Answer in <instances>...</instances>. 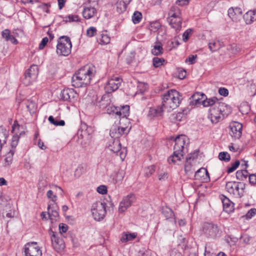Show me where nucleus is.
I'll list each match as a JSON object with an SVG mask.
<instances>
[{
	"label": "nucleus",
	"instance_id": "1",
	"mask_svg": "<svg viewBox=\"0 0 256 256\" xmlns=\"http://www.w3.org/2000/svg\"><path fill=\"white\" fill-rule=\"evenodd\" d=\"M96 68L92 65H86L81 68L72 76V86L75 88H82L88 86L96 74Z\"/></svg>",
	"mask_w": 256,
	"mask_h": 256
},
{
	"label": "nucleus",
	"instance_id": "2",
	"mask_svg": "<svg viewBox=\"0 0 256 256\" xmlns=\"http://www.w3.org/2000/svg\"><path fill=\"white\" fill-rule=\"evenodd\" d=\"M162 106L168 112L176 108L180 104V98L179 92L175 90H170L166 92L162 96Z\"/></svg>",
	"mask_w": 256,
	"mask_h": 256
},
{
	"label": "nucleus",
	"instance_id": "3",
	"mask_svg": "<svg viewBox=\"0 0 256 256\" xmlns=\"http://www.w3.org/2000/svg\"><path fill=\"white\" fill-rule=\"evenodd\" d=\"M186 140V136L182 134L179 135L175 138L173 155L168 158V162L170 164H176L183 158V151Z\"/></svg>",
	"mask_w": 256,
	"mask_h": 256
},
{
	"label": "nucleus",
	"instance_id": "4",
	"mask_svg": "<svg viewBox=\"0 0 256 256\" xmlns=\"http://www.w3.org/2000/svg\"><path fill=\"white\" fill-rule=\"evenodd\" d=\"M230 112V108L224 103H216V106H214L209 110L208 118L213 124H216L223 119L225 116H228Z\"/></svg>",
	"mask_w": 256,
	"mask_h": 256
},
{
	"label": "nucleus",
	"instance_id": "5",
	"mask_svg": "<svg viewBox=\"0 0 256 256\" xmlns=\"http://www.w3.org/2000/svg\"><path fill=\"white\" fill-rule=\"evenodd\" d=\"M126 122H122L120 126H113L110 130V134L112 138L118 139L123 134H127L130 130V122L128 118H124L122 120Z\"/></svg>",
	"mask_w": 256,
	"mask_h": 256
},
{
	"label": "nucleus",
	"instance_id": "6",
	"mask_svg": "<svg viewBox=\"0 0 256 256\" xmlns=\"http://www.w3.org/2000/svg\"><path fill=\"white\" fill-rule=\"evenodd\" d=\"M72 42L69 37L62 36L59 38L56 46V53L59 56H68L71 52Z\"/></svg>",
	"mask_w": 256,
	"mask_h": 256
},
{
	"label": "nucleus",
	"instance_id": "7",
	"mask_svg": "<svg viewBox=\"0 0 256 256\" xmlns=\"http://www.w3.org/2000/svg\"><path fill=\"white\" fill-rule=\"evenodd\" d=\"M245 188V184L242 182H228L226 185V191L234 197L238 198L243 196Z\"/></svg>",
	"mask_w": 256,
	"mask_h": 256
},
{
	"label": "nucleus",
	"instance_id": "8",
	"mask_svg": "<svg viewBox=\"0 0 256 256\" xmlns=\"http://www.w3.org/2000/svg\"><path fill=\"white\" fill-rule=\"evenodd\" d=\"M202 232L205 236L212 239H216L220 237L222 232L219 226L212 222L204 224Z\"/></svg>",
	"mask_w": 256,
	"mask_h": 256
},
{
	"label": "nucleus",
	"instance_id": "9",
	"mask_svg": "<svg viewBox=\"0 0 256 256\" xmlns=\"http://www.w3.org/2000/svg\"><path fill=\"white\" fill-rule=\"evenodd\" d=\"M106 204L104 202L98 201L92 205L91 212L94 219L100 221L106 216Z\"/></svg>",
	"mask_w": 256,
	"mask_h": 256
},
{
	"label": "nucleus",
	"instance_id": "10",
	"mask_svg": "<svg viewBox=\"0 0 256 256\" xmlns=\"http://www.w3.org/2000/svg\"><path fill=\"white\" fill-rule=\"evenodd\" d=\"M24 256H42V252L36 242L26 243L24 248Z\"/></svg>",
	"mask_w": 256,
	"mask_h": 256
},
{
	"label": "nucleus",
	"instance_id": "11",
	"mask_svg": "<svg viewBox=\"0 0 256 256\" xmlns=\"http://www.w3.org/2000/svg\"><path fill=\"white\" fill-rule=\"evenodd\" d=\"M108 112L110 114H114L120 118L122 117L120 120V124H122V122H124L122 120L124 118H127V116H129L130 106L126 105L123 106L121 108L112 106L108 109Z\"/></svg>",
	"mask_w": 256,
	"mask_h": 256
},
{
	"label": "nucleus",
	"instance_id": "12",
	"mask_svg": "<svg viewBox=\"0 0 256 256\" xmlns=\"http://www.w3.org/2000/svg\"><path fill=\"white\" fill-rule=\"evenodd\" d=\"M198 155V151L196 150L187 156L184 165V171L186 174L190 175L194 172V160L197 158Z\"/></svg>",
	"mask_w": 256,
	"mask_h": 256
},
{
	"label": "nucleus",
	"instance_id": "13",
	"mask_svg": "<svg viewBox=\"0 0 256 256\" xmlns=\"http://www.w3.org/2000/svg\"><path fill=\"white\" fill-rule=\"evenodd\" d=\"M38 74V68L36 65L33 64L28 69L24 74V82L26 85L30 84L31 82L34 80Z\"/></svg>",
	"mask_w": 256,
	"mask_h": 256
},
{
	"label": "nucleus",
	"instance_id": "14",
	"mask_svg": "<svg viewBox=\"0 0 256 256\" xmlns=\"http://www.w3.org/2000/svg\"><path fill=\"white\" fill-rule=\"evenodd\" d=\"M122 78L119 76H114L107 82L104 86V90L106 93H111L117 90L122 82Z\"/></svg>",
	"mask_w": 256,
	"mask_h": 256
},
{
	"label": "nucleus",
	"instance_id": "15",
	"mask_svg": "<svg viewBox=\"0 0 256 256\" xmlns=\"http://www.w3.org/2000/svg\"><path fill=\"white\" fill-rule=\"evenodd\" d=\"M136 198L134 194H130L124 196L120 203L118 212H124L136 202Z\"/></svg>",
	"mask_w": 256,
	"mask_h": 256
},
{
	"label": "nucleus",
	"instance_id": "16",
	"mask_svg": "<svg viewBox=\"0 0 256 256\" xmlns=\"http://www.w3.org/2000/svg\"><path fill=\"white\" fill-rule=\"evenodd\" d=\"M50 238L54 248L58 252L63 250L65 248L64 240L58 236L54 232L50 230Z\"/></svg>",
	"mask_w": 256,
	"mask_h": 256
},
{
	"label": "nucleus",
	"instance_id": "17",
	"mask_svg": "<svg viewBox=\"0 0 256 256\" xmlns=\"http://www.w3.org/2000/svg\"><path fill=\"white\" fill-rule=\"evenodd\" d=\"M230 134L234 138L238 139L242 134V124L238 122H232L230 126Z\"/></svg>",
	"mask_w": 256,
	"mask_h": 256
},
{
	"label": "nucleus",
	"instance_id": "18",
	"mask_svg": "<svg viewBox=\"0 0 256 256\" xmlns=\"http://www.w3.org/2000/svg\"><path fill=\"white\" fill-rule=\"evenodd\" d=\"M58 208L56 203L50 204L48 206V213L50 218L52 220H56L58 218Z\"/></svg>",
	"mask_w": 256,
	"mask_h": 256
},
{
	"label": "nucleus",
	"instance_id": "19",
	"mask_svg": "<svg viewBox=\"0 0 256 256\" xmlns=\"http://www.w3.org/2000/svg\"><path fill=\"white\" fill-rule=\"evenodd\" d=\"M182 17H177L176 18H168V22L172 28L175 30L176 32H179L182 28Z\"/></svg>",
	"mask_w": 256,
	"mask_h": 256
},
{
	"label": "nucleus",
	"instance_id": "20",
	"mask_svg": "<svg viewBox=\"0 0 256 256\" xmlns=\"http://www.w3.org/2000/svg\"><path fill=\"white\" fill-rule=\"evenodd\" d=\"M221 199L224 210L228 213L232 212L234 210V204L224 196H222Z\"/></svg>",
	"mask_w": 256,
	"mask_h": 256
},
{
	"label": "nucleus",
	"instance_id": "21",
	"mask_svg": "<svg viewBox=\"0 0 256 256\" xmlns=\"http://www.w3.org/2000/svg\"><path fill=\"white\" fill-rule=\"evenodd\" d=\"M108 147L111 151L116 153L121 149V144L118 139L112 138L109 141Z\"/></svg>",
	"mask_w": 256,
	"mask_h": 256
},
{
	"label": "nucleus",
	"instance_id": "22",
	"mask_svg": "<svg viewBox=\"0 0 256 256\" xmlns=\"http://www.w3.org/2000/svg\"><path fill=\"white\" fill-rule=\"evenodd\" d=\"M97 13L96 8L91 6L85 7L82 11V16L86 19H90L94 16Z\"/></svg>",
	"mask_w": 256,
	"mask_h": 256
},
{
	"label": "nucleus",
	"instance_id": "23",
	"mask_svg": "<svg viewBox=\"0 0 256 256\" xmlns=\"http://www.w3.org/2000/svg\"><path fill=\"white\" fill-rule=\"evenodd\" d=\"M244 18L246 24H251L256 20V9L250 10L246 12L244 16Z\"/></svg>",
	"mask_w": 256,
	"mask_h": 256
},
{
	"label": "nucleus",
	"instance_id": "24",
	"mask_svg": "<svg viewBox=\"0 0 256 256\" xmlns=\"http://www.w3.org/2000/svg\"><path fill=\"white\" fill-rule=\"evenodd\" d=\"M76 93L72 90L66 89L62 92V98L64 100L72 101Z\"/></svg>",
	"mask_w": 256,
	"mask_h": 256
},
{
	"label": "nucleus",
	"instance_id": "25",
	"mask_svg": "<svg viewBox=\"0 0 256 256\" xmlns=\"http://www.w3.org/2000/svg\"><path fill=\"white\" fill-rule=\"evenodd\" d=\"M223 42L216 40H211L208 43V48L212 52H216L224 46Z\"/></svg>",
	"mask_w": 256,
	"mask_h": 256
},
{
	"label": "nucleus",
	"instance_id": "26",
	"mask_svg": "<svg viewBox=\"0 0 256 256\" xmlns=\"http://www.w3.org/2000/svg\"><path fill=\"white\" fill-rule=\"evenodd\" d=\"M164 110H166L162 104V106H159L156 108H150L149 110V115L154 117L162 116Z\"/></svg>",
	"mask_w": 256,
	"mask_h": 256
},
{
	"label": "nucleus",
	"instance_id": "27",
	"mask_svg": "<svg viewBox=\"0 0 256 256\" xmlns=\"http://www.w3.org/2000/svg\"><path fill=\"white\" fill-rule=\"evenodd\" d=\"M209 177V174L207 170L204 168H201L195 172L194 178L196 180H204L205 177Z\"/></svg>",
	"mask_w": 256,
	"mask_h": 256
},
{
	"label": "nucleus",
	"instance_id": "28",
	"mask_svg": "<svg viewBox=\"0 0 256 256\" xmlns=\"http://www.w3.org/2000/svg\"><path fill=\"white\" fill-rule=\"evenodd\" d=\"M242 12V10L240 8H230L228 10V15L232 18L234 19L241 16Z\"/></svg>",
	"mask_w": 256,
	"mask_h": 256
},
{
	"label": "nucleus",
	"instance_id": "29",
	"mask_svg": "<svg viewBox=\"0 0 256 256\" xmlns=\"http://www.w3.org/2000/svg\"><path fill=\"white\" fill-rule=\"evenodd\" d=\"M162 213L166 220H173L174 223H176L175 216L171 208L168 206L163 207L162 208Z\"/></svg>",
	"mask_w": 256,
	"mask_h": 256
},
{
	"label": "nucleus",
	"instance_id": "30",
	"mask_svg": "<svg viewBox=\"0 0 256 256\" xmlns=\"http://www.w3.org/2000/svg\"><path fill=\"white\" fill-rule=\"evenodd\" d=\"M152 54L154 56H160L163 54L162 45L160 42L154 43L151 50Z\"/></svg>",
	"mask_w": 256,
	"mask_h": 256
},
{
	"label": "nucleus",
	"instance_id": "31",
	"mask_svg": "<svg viewBox=\"0 0 256 256\" xmlns=\"http://www.w3.org/2000/svg\"><path fill=\"white\" fill-rule=\"evenodd\" d=\"M202 104L204 106H216V103H222V102L218 100V99L215 97L207 98L202 100Z\"/></svg>",
	"mask_w": 256,
	"mask_h": 256
},
{
	"label": "nucleus",
	"instance_id": "32",
	"mask_svg": "<svg viewBox=\"0 0 256 256\" xmlns=\"http://www.w3.org/2000/svg\"><path fill=\"white\" fill-rule=\"evenodd\" d=\"M206 96L200 92H196L192 96V102L193 104L197 105L202 104V100H204Z\"/></svg>",
	"mask_w": 256,
	"mask_h": 256
},
{
	"label": "nucleus",
	"instance_id": "33",
	"mask_svg": "<svg viewBox=\"0 0 256 256\" xmlns=\"http://www.w3.org/2000/svg\"><path fill=\"white\" fill-rule=\"evenodd\" d=\"M110 38L106 31L102 32L100 36L98 38V42L101 44H106L110 42Z\"/></svg>",
	"mask_w": 256,
	"mask_h": 256
},
{
	"label": "nucleus",
	"instance_id": "34",
	"mask_svg": "<svg viewBox=\"0 0 256 256\" xmlns=\"http://www.w3.org/2000/svg\"><path fill=\"white\" fill-rule=\"evenodd\" d=\"M128 4L122 0H118L116 4V10L120 14L126 10Z\"/></svg>",
	"mask_w": 256,
	"mask_h": 256
},
{
	"label": "nucleus",
	"instance_id": "35",
	"mask_svg": "<svg viewBox=\"0 0 256 256\" xmlns=\"http://www.w3.org/2000/svg\"><path fill=\"white\" fill-rule=\"evenodd\" d=\"M170 17L168 18H176L181 16V12L180 10L177 6H172L168 13Z\"/></svg>",
	"mask_w": 256,
	"mask_h": 256
},
{
	"label": "nucleus",
	"instance_id": "36",
	"mask_svg": "<svg viewBox=\"0 0 256 256\" xmlns=\"http://www.w3.org/2000/svg\"><path fill=\"white\" fill-rule=\"evenodd\" d=\"M15 152L14 150H10V152L6 154L4 159L6 166H9L12 161L13 156Z\"/></svg>",
	"mask_w": 256,
	"mask_h": 256
},
{
	"label": "nucleus",
	"instance_id": "37",
	"mask_svg": "<svg viewBox=\"0 0 256 256\" xmlns=\"http://www.w3.org/2000/svg\"><path fill=\"white\" fill-rule=\"evenodd\" d=\"M24 134V132H22L20 134V136H18L17 134H16L12 136V142H11V146H12L11 150H14V148H16V146H17V145L18 144L20 136L22 134Z\"/></svg>",
	"mask_w": 256,
	"mask_h": 256
},
{
	"label": "nucleus",
	"instance_id": "38",
	"mask_svg": "<svg viewBox=\"0 0 256 256\" xmlns=\"http://www.w3.org/2000/svg\"><path fill=\"white\" fill-rule=\"evenodd\" d=\"M248 176V172L246 170H238L236 172V178L238 180H243Z\"/></svg>",
	"mask_w": 256,
	"mask_h": 256
},
{
	"label": "nucleus",
	"instance_id": "39",
	"mask_svg": "<svg viewBox=\"0 0 256 256\" xmlns=\"http://www.w3.org/2000/svg\"><path fill=\"white\" fill-rule=\"evenodd\" d=\"M142 18V14L141 12L136 11L132 16V20L134 24H138Z\"/></svg>",
	"mask_w": 256,
	"mask_h": 256
},
{
	"label": "nucleus",
	"instance_id": "40",
	"mask_svg": "<svg viewBox=\"0 0 256 256\" xmlns=\"http://www.w3.org/2000/svg\"><path fill=\"white\" fill-rule=\"evenodd\" d=\"M165 60L163 58H160L158 57H154L152 59L153 66L155 68H158L163 65Z\"/></svg>",
	"mask_w": 256,
	"mask_h": 256
},
{
	"label": "nucleus",
	"instance_id": "41",
	"mask_svg": "<svg viewBox=\"0 0 256 256\" xmlns=\"http://www.w3.org/2000/svg\"><path fill=\"white\" fill-rule=\"evenodd\" d=\"M48 121L50 124H53L56 126H64L65 124V122L64 120H55L54 118L50 116L48 117Z\"/></svg>",
	"mask_w": 256,
	"mask_h": 256
},
{
	"label": "nucleus",
	"instance_id": "42",
	"mask_svg": "<svg viewBox=\"0 0 256 256\" xmlns=\"http://www.w3.org/2000/svg\"><path fill=\"white\" fill-rule=\"evenodd\" d=\"M218 158L220 160L228 162L230 160V156L228 152H222L219 153Z\"/></svg>",
	"mask_w": 256,
	"mask_h": 256
},
{
	"label": "nucleus",
	"instance_id": "43",
	"mask_svg": "<svg viewBox=\"0 0 256 256\" xmlns=\"http://www.w3.org/2000/svg\"><path fill=\"white\" fill-rule=\"evenodd\" d=\"M136 236L135 233L126 234L122 238L121 241L122 242H126L129 240H132L134 239Z\"/></svg>",
	"mask_w": 256,
	"mask_h": 256
},
{
	"label": "nucleus",
	"instance_id": "44",
	"mask_svg": "<svg viewBox=\"0 0 256 256\" xmlns=\"http://www.w3.org/2000/svg\"><path fill=\"white\" fill-rule=\"evenodd\" d=\"M8 136L7 130L5 128L0 127V140L6 143Z\"/></svg>",
	"mask_w": 256,
	"mask_h": 256
},
{
	"label": "nucleus",
	"instance_id": "45",
	"mask_svg": "<svg viewBox=\"0 0 256 256\" xmlns=\"http://www.w3.org/2000/svg\"><path fill=\"white\" fill-rule=\"evenodd\" d=\"M160 23L156 21L150 22L149 26V30L152 32H156L160 28Z\"/></svg>",
	"mask_w": 256,
	"mask_h": 256
},
{
	"label": "nucleus",
	"instance_id": "46",
	"mask_svg": "<svg viewBox=\"0 0 256 256\" xmlns=\"http://www.w3.org/2000/svg\"><path fill=\"white\" fill-rule=\"evenodd\" d=\"M26 106L28 111L30 113H34L36 110V104L33 102H28Z\"/></svg>",
	"mask_w": 256,
	"mask_h": 256
},
{
	"label": "nucleus",
	"instance_id": "47",
	"mask_svg": "<svg viewBox=\"0 0 256 256\" xmlns=\"http://www.w3.org/2000/svg\"><path fill=\"white\" fill-rule=\"evenodd\" d=\"M84 172V167L82 166H78L74 172V176L79 178Z\"/></svg>",
	"mask_w": 256,
	"mask_h": 256
},
{
	"label": "nucleus",
	"instance_id": "48",
	"mask_svg": "<svg viewBox=\"0 0 256 256\" xmlns=\"http://www.w3.org/2000/svg\"><path fill=\"white\" fill-rule=\"evenodd\" d=\"M66 21L69 22L80 21L79 16L78 15L70 14L66 17Z\"/></svg>",
	"mask_w": 256,
	"mask_h": 256
},
{
	"label": "nucleus",
	"instance_id": "49",
	"mask_svg": "<svg viewBox=\"0 0 256 256\" xmlns=\"http://www.w3.org/2000/svg\"><path fill=\"white\" fill-rule=\"evenodd\" d=\"M96 29L95 27L91 26L86 30V35L89 37H92L96 34Z\"/></svg>",
	"mask_w": 256,
	"mask_h": 256
},
{
	"label": "nucleus",
	"instance_id": "50",
	"mask_svg": "<svg viewBox=\"0 0 256 256\" xmlns=\"http://www.w3.org/2000/svg\"><path fill=\"white\" fill-rule=\"evenodd\" d=\"M155 172V166L152 165L146 168V176H150Z\"/></svg>",
	"mask_w": 256,
	"mask_h": 256
},
{
	"label": "nucleus",
	"instance_id": "51",
	"mask_svg": "<svg viewBox=\"0 0 256 256\" xmlns=\"http://www.w3.org/2000/svg\"><path fill=\"white\" fill-rule=\"evenodd\" d=\"M240 162L239 160H236L234 164H232V166L228 168L227 172L228 173H230L234 171L240 165Z\"/></svg>",
	"mask_w": 256,
	"mask_h": 256
},
{
	"label": "nucleus",
	"instance_id": "52",
	"mask_svg": "<svg viewBox=\"0 0 256 256\" xmlns=\"http://www.w3.org/2000/svg\"><path fill=\"white\" fill-rule=\"evenodd\" d=\"M256 214V208H251L250 210L246 214V217L248 219H250Z\"/></svg>",
	"mask_w": 256,
	"mask_h": 256
},
{
	"label": "nucleus",
	"instance_id": "53",
	"mask_svg": "<svg viewBox=\"0 0 256 256\" xmlns=\"http://www.w3.org/2000/svg\"><path fill=\"white\" fill-rule=\"evenodd\" d=\"M196 58L197 56L196 54L190 56L186 60V62H188L190 64H194L196 62Z\"/></svg>",
	"mask_w": 256,
	"mask_h": 256
},
{
	"label": "nucleus",
	"instance_id": "54",
	"mask_svg": "<svg viewBox=\"0 0 256 256\" xmlns=\"http://www.w3.org/2000/svg\"><path fill=\"white\" fill-rule=\"evenodd\" d=\"M97 192L102 194H106L107 192V188L104 185H101L97 188Z\"/></svg>",
	"mask_w": 256,
	"mask_h": 256
},
{
	"label": "nucleus",
	"instance_id": "55",
	"mask_svg": "<svg viewBox=\"0 0 256 256\" xmlns=\"http://www.w3.org/2000/svg\"><path fill=\"white\" fill-rule=\"evenodd\" d=\"M192 30L190 28H188L182 34V40L186 42L189 38V34L192 33Z\"/></svg>",
	"mask_w": 256,
	"mask_h": 256
},
{
	"label": "nucleus",
	"instance_id": "56",
	"mask_svg": "<svg viewBox=\"0 0 256 256\" xmlns=\"http://www.w3.org/2000/svg\"><path fill=\"white\" fill-rule=\"evenodd\" d=\"M2 36L6 41L11 36L10 30L8 29H5L2 32Z\"/></svg>",
	"mask_w": 256,
	"mask_h": 256
},
{
	"label": "nucleus",
	"instance_id": "57",
	"mask_svg": "<svg viewBox=\"0 0 256 256\" xmlns=\"http://www.w3.org/2000/svg\"><path fill=\"white\" fill-rule=\"evenodd\" d=\"M68 229V226L64 224H60L59 225L60 232L62 234V233L66 232Z\"/></svg>",
	"mask_w": 256,
	"mask_h": 256
},
{
	"label": "nucleus",
	"instance_id": "58",
	"mask_svg": "<svg viewBox=\"0 0 256 256\" xmlns=\"http://www.w3.org/2000/svg\"><path fill=\"white\" fill-rule=\"evenodd\" d=\"M48 41V39L47 37L44 38L39 44V49L42 50L47 44Z\"/></svg>",
	"mask_w": 256,
	"mask_h": 256
},
{
	"label": "nucleus",
	"instance_id": "59",
	"mask_svg": "<svg viewBox=\"0 0 256 256\" xmlns=\"http://www.w3.org/2000/svg\"><path fill=\"white\" fill-rule=\"evenodd\" d=\"M125 175V172L124 170H120L116 174V181H122Z\"/></svg>",
	"mask_w": 256,
	"mask_h": 256
},
{
	"label": "nucleus",
	"instance_id": "60",
	"mask_svg": "<svg viewBox=\"0 0 256 256\" xmlns=\"http://www.w3.org/2000/svg\"><path fill=\"white\" fill-rule=\"evenodd\" d=\"M218 92L220 95L224 96H226L228 94V90L224 88H220L218 90Z\"/></svg>",
	"mask_w": 256,
	"mask_h": 256
},
{
	"label": "nucleus",
	"instance_id": "61",
	"mask_svg": "<svg viewBox=\"0 0 256 256\" xmlns=\"http://www.w3.org/2000/svg\"><path fill=\"white\" fill-rule=\"evenodd\" d=\"M249 182L252 184H256V174H252L249 176Z\"/></svg>",
	"mask_w": 256,
	"mask_h": 256
},
{
	"label": "nucleus",
	"instance_id": "62",
	"mask_svg": "<svg viewBox=\"0 0 256 256\" xmlns=\"http://www.w3.org/2000/svg\"><path fill=\"white\" fill-rule=\"evenodd\" d=\"M190 0H177L176 4L178 6H185L188 4Z\"/></svg>",
	"mask_w": 256,
	"mask_h": 256
},
{
	"label": "nucleus",
	"instance_id": "63",
	"mask_svg": "<svg viewBox=\"0 0 256 256\" xmlns=\"http://www.w3.org/2000/svg\"><path fill=\"white\" fill-rule=\"evenodd\" d=\"M20 125L18 124L17 121H15L12 126V132H15L19 130Z\"/></svg>",
	"mask_w": 256,
	"mask_h": 256
},
{
	"label": "nucleus",
	"instance_id": "64",
	"mask_svg": "<svg viewBox=\"0 0 256 256\" xmlns=\"http://www.w3.org/2000/svg\"><path fill=\"white\" fill-rule=\"evenodd\" d=\"M168 178V173L164 172L163 174H160L158 176V179L160 180H164Z\"/></svg>",
	"mask_w": 256,
	"mask_h": 256
}]
</instances>
